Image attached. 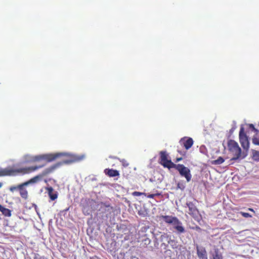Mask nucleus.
Returning a JSON list of instances; mask_svg holds the SVG:
<instances>
[{
    "label": "nucleus",
    "instance_id": "nucleus-24",
    "mask_svg": "<svg viewBox=\"0 0 259 259\" xmlns=\"http://www.w3.org/2000/svg\"><path fill=\"white\" fill-rule=\"evenodd\" d=\"M248 126H249V128L252 131H253L255 133H258V130H257L254 126L253 125V124H248Z\"/></svg>",
    "mask_w": 259,
    "mask_h": 259
},
{
    "label": "nucleus",
    "instance_id": "nucleus-23",
    "mask_svg": "<svg viewBox=\"0 0 259 259\" xmlns=\"http://www.w3.org/2000/svg\"><path fill=\"white\" fill-rule=\"evenodd\" d=\"M240 213L242 215V216H243V217L246 218L252 217V215L247 212H244L241 211V212H240Z\"/></svg>",
    "mask_w": 259,
    "mask_h": 259
},
{
    "label": "nucleus",
    "instance_id": "nucleus-10",
    "mask_svg": "<svg viewBox=\"0 0 259 259\" xmlns=\"http://www.w3.org/2000/svg\"><path fill=\"white\" fill-rule=\"evenodd\" d=\"M196 251L199 259H208L207 251L204 247L197 245Z\"/></svg>",
    "mask_w": 259,
    "mask_h": 259
},
{
    "label": "nucleus",
    "instance_id": "nucleus-30",
    "mask_svg": "<svg viewBox=\"0 0 259 259\" xmlns=\"http://www.w3.org/2000/svg\"><path fill=\"white\" fill-rule=\"evenodd\" d=\"M122 163H123V165L124 166H127L128 165V163H126L124 160H123Z\"/></svg>",
    "mask_w": 259,
    "mask_h": 259
},
{
    "label": "nucleus",
    "instance_id": "nucleus-20",
    "mask_svg": "<svg viewBox=\"0 0 259 259\" xmlns=\"http://www.w3.org/2000/svg\"><path fill=\"white\" fill-rule=\"evenodd\" d=\"M21 187V184L17 186H12L9 188V190L12 193H14L15 191H19Z\"/></svg>",
    "mask_w": 259,
    "mask_h": 259
},
{
    "label": "nucleus",
    "instance_id": "nucleus-16",
    "mask_svg": "<svg viewBox=\"0 0 259 259\" xmlns=\"http://www.w3.org/2000/svg\"><path fill=\"white\" fill-rule=\"evenodd\" d=\"M42 178V177L41 176V175L39 174L36 175V176L32 178L28 181L24 182V184L28 185L30 184L37 183L39 182L40 181H41Z\"/></svg>",
    "mask_w": 259,
    "mask_h": 259
},
{
    "label": "nucleus",
    "instance_id": "nucleus-37",
    "mask_svg": "<svg viewBox=\"0 0 259 259\" xmlns=\"http://www.w3.org/2000/svg\"><path fill=\"white\" fill-rule=\"evenodd\" d=\"M244 157H245L244 156H242V158H244Z\"/></svg>",
    "mask_w": 259,
    "mask_h": 259
},
{
    "label": "nucleus",
    "instance_id": "nucleus-25",
    "mask_svg": "<svg viewBox=\"0 0 259 259\" xmlns=\"http://www.w3.org/2000/svg\"><path fill=\"white\" fill-rule=\"evenodd\" d=\"M144 194V193H143L138 192V191H135L132 193V195L134 196H140Z\"/></svg>",
    "mask_w": 259,
    "mask_h": 259
},
{
    "label": "nucleus",
    "instance_id": "nucleus-3",
    "mask_svg": "<svg viewBox=\"0 0 259 259\" xmlns=\"http://www.w3.org/2000/svg\"><path fill=\"white\" fill-rule=\"evenodd\" d=\"M160 219L165 223L171 225L173 229L176 230L178 234H181L185 232L183 223L177 217L172 215H162L160 216Z\"/></svg>",
    "mask_w": 259,
    "mask_h": 259
},
{
    "label": "nucleus",
    "instance_id": "nucleus-18",
    "mask_svg": "<svg viewBox=\"0 0 259 259\" xmlns=\"http://www.w3.org/2000/svg\"><path fill=\"white\" fill-rule=\"evenodd\" d=\"M213 259H223V255L221 252H219L218 249H214V253L212 254Z\"/></svg>",
    "mask_w": 259,
    "mask_h": 259
},
{
    "label": "nucleus",
    "instance_id": "nucleus-15",
    "mask_svg": "<svg viewBox=\"0 0 259 259\" xmlns=\"http://www.w3.org/2000/svg\"><path fill=\"white\" fill-rule=\"evenodd\" d=\"M46 189L48 191L49 196L52 200H55L58 197L57 192H54V189L52 187H47Z\"/></svg>",
    "mask_w": 259,
    "mask_h": 259
},
{
    "label": "nucleus",
    "instance_id": "nucleus-11",
    "mask_svg": "<svg viewBox=\"0 0 259 259\" xmlns=\"http://www.w3.org/2000/svg\"><path fill=\"white\" fill-rule=\"evenodd\" d=\"M180 143L183 145L186 150L189 149L193 144V140L191 138H183L180 141Z\"/></svg>",
    "mask_w": 259,
    "mask_h": 259
},
{
    "label": "nucleus",
    "instance_id": "nucleus-2",
    "mask_svg": "<svg viewBox=\"0 0 259 259\" xmlns=\"http://www.w3.org/2000/svg\"><path fill=\"white\" fill-rule=\"evenodd\" d=\"M68 154L66 153H56L52 154H46L38 155L33 156H29L27 162H38L41 160H45L47 162H51L55 160L56 159L62 156H67Z\"/></svg>",
    "mask_w": 259,
    "mask_h": 259
},
{
    "label": "nucleus",
    "instance_id": "nucleus-17",
    "mask_svg": "<svg viewBox=\"0 0 259 259\" xmlns=\"http://www.w3.org/2000/svg\"><path fill=\"white\" fill-rule=\"evenodd\" d=\"M0 211L5 217H10L12 215V211L8 208H5L1 204H0Z\"/></svg>",
    "mask_w": 259,
    "mask_h": 259
},
{
    "label": "nucleus",
    "instance_id": "nucleus-6",
    "mask_svg": "<svg viewBox=\"0 0 259 259\" xmlns=\"http://www.w3.org/2000/svg\"><path fill=\"white\" fill-rule=\"evenodd\" d=\"M160 240L162 242L161 245H164L165 247H168V244L174 249H176L178 248V241L171 237L168 235L167 233H163L160 237Z\"/></svg>",
    "mask_w": 259,
    "mask_h": 259
},
{
    "label": "nucleus",
    "instance_id": "nucleus-5",
    "mask_svg": "<svg viewBox=\"0 0 259 259\" xmlns=\"http://www.w3.org/2000/svg\"><path fill=\"white\" fill-rule=\"evenodd\" d=\"M228 149L233 155L232 160H236L241 157V149L238 143L234 140H230L228 142Z\"/></svg>",
    "mask_w": 259,
    "mask_h": 259
},
{
    "label": "nucleus",
    "instance_id": "nucleus-7",
    "mask_svg": "<svg viewBox=\"0 0 259 259\" xmlns=\"http://www.w3.org/2000/svg\"><path fill=\"white\" fill-rule=\"evenodd\" d=\"M176 169L182 177H185L187 182L191 181L192 175L189 168L181 164H176L174 167Z\"/></svg>",
    "mask_w": 259,
    "mask_h": 259
},
{
    "label": "nucleus",
    "instance_id": "nucleus-8",
    "mask_svg": "<svg viewBox=\"0 0 259 259\" xmlns=\"http://www.w3.org/2000/svg\"><path fill=\"white\" fill-rule=\"evenodd\" d=\"M167 156L166 151H161L160 152V163L164 167H167L168 169L174 168L176 164L170 160H168Z\"/></svg>",
    "mask_w": 259,
    "mask_h": 259
},
{
    "label": "nucleus",
    "instance_id": "nucleus-14",
    "mask_svg": "<svg viewBox=\"0 0 259 259\" xmlns=\"http://www.w3.org/2000/svg\"><path fill=\"white\" fill-rule=\"evenodd\" d=\"M104 172L110 177H114L119 176V172L118 170L113 169L106 168L104 170Z\"/></svg>",
    "mask_w": 259,
    "mask_h": 259
},
{
    "label": "nucleus",
    "instance_id": "nucleus-36",
    "mask_svg": "<svg viewBox=\"0 0 259 259\" xmlns=\"http://www.w3.org/2000/svg\"><path fill=\"white\" fill-rule=\"evenodd\" d=\"M145 241H148L149 243L150 242V240H149V239H148V240H145Z\"/></svg>",
    "mask_w": 259,
    "mask_h": 259
},
{
    "label": "nucleus",
    "instance_id": "nucleus-22",
    "mask_svg": "<svg viewBox=\"0 0 259 259\" xmlns=\"http://www.w3.org/2000/svg\"><path fill=\"white\" fill-rule=\"evenodd\" d=\"M253 158L255 160H259V151H255L253 153Z\"/></svg>",
    "mask_w": 259,
    "mask_h": 259
},
{
    "label": "nucleus",
    "instance_id": "nucleus-9",
    "mask_svg": "<svg viewBox=\"0 0 259 259\" xmlns=\"http://www.w3.org/2000/svg\"><path fill=\"white\" fill-rule=\"evenodd\" d=\"M239 137L241 146L244 149L248 150L249 147V143L243 126H241L240 128Z\"/></svg>",
    "mask_w": 259,
    "mask_h": 259
},
{
    "label": "nucleus",
    "instance_id": "nucleus-32",
    "mask_svg": "<svg viewBox=\"0 0 259 259\" xmlns=\"http://www.w3.org/2000/svg\"><path fill=\"white\" fill-rule=\"evenodd\" d=\"M183 159L182 157L177 158L176 160V162H178Z\"/></svg>",
    "mask_w": 259,
    "mask_h": 259
},
{
    "label": "nucleus",
    "instance_id": "nucleus-13",
    "mask_svg": "<svg viewBox=\"0 0 259 259\" xmlns=\"http://www.w3.org/2000/svg\"><path fill=\"white\" fill-rule=\"evenodd\" d=\"M28 186L27 185H25L24 182L21 184V187L19 190L20 195L21 197L24 199L25 200L28 198V194L27 190L24 188L25 186Z\"/></svg>",
    "mask_w": 259,
    "mask_h": 259
},
{
    "label": "nucleus",
    "instance_id": "nucleus-21",
    "mask_svg": "<svg viewBox=\"0 0 259 259\" xmlns=\"http://www.w3.org/2000/svg\"><path fill=\"white\" fill-rule=\"evenodd\" d=\"M224 162V159L222 157H219L217 159L213 161L212 163L216 165H219L223 163Z\"/></svg>",
    "mask_w": 259,
    "mask_h": 259
},
{
    "label": "nucleus",
    "instance_id": "nucleus-33",
    "mask_svg": "<svg viewBox=\"0 0 259 259\" xmlns=\"http://www.w3.org/2000/svg\"><path fill=\"white\" fill-rule=\"evenodd\" d=\"M51 180H52L51 179H49V180L45 179V180H44V181H45V182L47 185H48V181H51Z\"/></svg>",
    "mask_w": 259,
    "mask_h": 259
},
{
    "label": "nucleus",
    "instance_id": "nucleus-35",
    "mask_svg": "<svg viewBox=\"0 0 259 259\" xmlns=\"http://www.w3.org/2000/svg\"><path fill=\"white\" fill-rule=\"evenodd\" d=\"M2 186H3V183L0 182V188L2 187Z\"/></svg>",
    "mask_w": 259,
    "mask_h": 259
},
{
    "label": "nucleus",
    "instance_id": "nucleus-1",
    "mask_svg": "<svg viewBox=\"0 0 259 259\" xmlns=\"http://www.w3.org/2000/svg\"><path fill=\"white\" fill-rule=\"evenodd\" d=\"M45 165H39L30 166H25L18 168H14L11 166L6 168H0V177H13L18 175H25L31 174L44 167Z\"/></svg>",
    "mask_w": 259,
    "mask_h": 259
},
{
    "label": "nucleus",
    "instance_id": "nucleus-29",
    "mask_svg": "<svg viewBox=\"0 0 259 259\" xmlns=\"http://www.w3.org/2000/svg\"><path fill=\"white\" fill-rule=\"evenodd\" d=\"M177 187L181 190H183L184 189V186L182 185H181L179 183L178 184Z\"/></svg>",
    "mask_w": 259,
    "mask_h": 259
},
{
    "label": "nucleus",
    "instance_id": "nucleus-31",
    "mask_svg": "<svg viewBox=\"0 0 259 259\" xmlns=\"http://www.w3.org/2000/svg\"><path fill=\"white\" fill-rule=\"evenodd\" d=\"M90 259H101V258L96 255H94L92 257H91Z\"/></svg>",
    "mask_w": 259,
    "mask_h": 259
},
{
    "label": "nucleus",
    "instance_id": "nucleus-34",
    "mask_svg": "<svg viewBox=\"0 0 259 259\" xmlns=\"http://www.w3.org/2000/svg\"><path fill=\"white\" fill-rule=\"evenodd\" d=\"M248 210L251 211H252V212H254V210L252 208H249Z\"/></svg>",
    "mask_w": 259,
    "mask_h": 259
},
{
    "label": "nucleus",
    "instance_id": "nucleus-19",
    "mask_svg": "<svg viewBox=\"0 0 259 259\" xmlns=\"http://www.w3.org/2000/svg\"><path fill=\"white\" fill-rule=\"evenodd\" d=\"M252 143L254 145H259V135L258 133H256V134L253 136L252 138Z\"/></svg>",
    "mask_w": 259,
    "mask_h": 259
},
{
    "label": "nucleus",
    "instance_id": "nucleus-4",
    "mask_svg": "<svg viewBox=\"0 0 259 259\" xmlns=\"http://www.w3.org/2000/svg\"><path fill=\"white\" fill-rule=\"evenodd\" d=\"M81 159L78 157L76 156H72L71 158L68 160H63L61 162H57L50 167L45 169L40 175L42 177V178L47 176L52 173H53L56 169L60 167L61 165L64 164H71L76 161L80 160Z\"/></svg>",
    "mask_w": 259,
    "mask_h": 259
},
{
    "label": "nucleus",
    "instance_id": "nucleus-12",
    "mask_svg": "<svg viewBox=\"0 0 259 259\" xmlns=\"http://www.w3.org/2000/svg\"><path fill=\"white\" fill-rule=\"evenodd\" d=\"M186 205L189 208V214L193 217L198 212V210L195 204L193 202L189 201L186 203Z\"/></svg>",
    "mask_w": 259,
    "mask_h": 259
},
{
    "label": "nucleus",
    "instance_id": "nucleus-27",
    "mask_svg": "<svg viewBox=\"0 0 259 259\" xmlns=\"http://www.w3.org/2000/svg\"><path fill=\"white\" fill-rule=\"evenodd\" d=\"M44 257L40 256L38 253H35L33 256V259H42Z\"/></svg>",
    "mask_w": 259,
    "mask_h": 259
},
{
    "label": "nucleus",
    "instance_id": "nucleus-28",
    "mask_svg": "<svg viewBox=\"0 0 259 259\" xmlns=\"http://www.w3.org/2000/svg\"><path fill=\"white\" fill-rule=\"evenodd\" d=\"M148 228H149L148 227L144 226V227H143L141 228V231L142 232H146L148 229Z\"/></svg>",
    "mask_w": 259,
    "mask_h": 259
},
{
    "label": "nucleus",
    "instance_id": "nucleus-26",
    "mask_svg": "<svg viewBox=\"0 0 259 259\" xmlns=\"http://www.w3.org/2000/svg\"><path fill=\"white\" fill-rule=\"evenodd\" d=\"M159 195H160V194H159V193H156V194H149V195H147L146 196H147V198H153L155 196H158Z\"/></svg>",
    "mask_w": 259,
    "mask_h": 259
}]
</instances>
